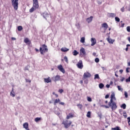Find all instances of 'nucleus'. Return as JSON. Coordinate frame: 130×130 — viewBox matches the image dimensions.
Here are the masks:
<instances>
[{
	"label": "nucleus",
	"instance_id": "obj_1",
	"mask_svg": "<svg viewBox=\"0 0 130 130\" xmlns=\"http://www.w3.org/2000/svg\"><path fill=\"white\" fill-rule=\"evenodd\" d=\"M33 1V6L29 10V13H33L34 11H36L37 9L39 8V5L38 4V0H32Z\"/></svg>",
	"mask_w": 130,
	"mask_h": 130
},
{
	"label": "nucleus",
	"instance_id": "obj_2",
	"mask_svg": "<svg viewBox=\"0 0 130 130\" xmlns=\"http://www.w3.org/2000/svg\"><path fill=\"white\" fill-rule=\"evenodd\" d=\"M91 76L92 75H91V73H89L88 72H86L84 73L82 79L83 81H84L85 84H88V80H87L88 78H91Z\"/></svg>",
	"mask_w": 130,
	"mask_h": 130
},
{
	"label": "nucleus",
	"instance_id": "obj_3",
	"mask_svg": "<svg viewBox=\"0 0 130 130\" xmlns=\"http://www.w3.org/2000/svg\"><path fill=\"white\" fill-rule=\"evenodd\" d=\"M11 3L13 7H14V10L17 11L19 6V0H11Z\"/></svg>",
	"mask_w": 130,
	"mask_h": 130
},
{
	"label": "nucleus",
	"instance_id": "obj_4",
	"mask_svg": "<svg viewBox=\"0 0 130 130\" xmlns=\"http://www.w3.org/2000/svg\"><path fill=\"white\" fill-rule=\"evenodd\" d=\"M48 51V49H47V46L45 45H43L42 47L40 48V52L41 54H43V52H47Z\"/></svg>",
	"mask_w": 130,
	"mask_h": 130
},
{
	"label": "nucleus",
	"instance_id": "obj_5",
	"mask_svg": "<svg viewBox=\"0 0 130 130\" xmlns=\"http://www.w3.org/2000/svg\"><path fill=\"white\" fill-rule=\"evenodd\" d=\"M62 124H64L66 128H69L72 124V121L66 120L62 122Z\"/></svg>",
	"mask_w": 130,
	"mask_h": 130
},
{
	"label": "nucleus",
	"instance_id": "obj_6",
	"mask_svg": "<svg viewBox=\"0 0 130 130\" xmlns=\"http://www.w3.org/2000/svg\"><path fill=\"white\" fill-rule=\"evenodd\" d=\"M77 67L78 68V69L82 70L84 67V65H83V61H82V60H79L77 64Z\"/></svg>",
	"mask_w": 130,
	"mask_h": 130
},
{
	"label": "nucleus",
	"instance_id": "obj_7",
	"mask_svg": "<svg viewBox=\"0 0 130 130\" xmlns=\"http://www.w3.org/2000/svg\"><path fill=\"white\" fill-rule=\"evenodd\" d=\"M102 28H104V33L106 32V30L108 28V24L106 22H105L102 24Z\"/></svg>",
	"mask_w": 130,
	"mask_h": 130
},
{
	"label": "nucleus",
	"instance_id": "obj_8",
	"mask_svg": "<svg viewBox=\"0 0 130 130\" xmlns=\"http://www.w3.org/2000/svg\"><path fill=\"white\" fill-rule=\"evenodd\" d=\"M57 69L59 70V71H60L63 74H64V73H66V71L63 69V67H62V65L60 64L58 66Z\"/></svg>",
	"mask_w": 130,
	"mask_h": 130
},
{
	"label": "nucleus",
	"instance_id": "obj_9",
	"mask_svg": "<svg viewBox=\"0 0 130 130\" xmlns=\"http://www.w3.org/2000/svg\"><path fill=\"white\" fill-rule=\"evenodd\" d=\"M52 79L54 82H57V81H59L60 80V76L59 75H56L52 77Z\"/></svg>",
	"mask_w": 130,
	"mask_h": 130
},
{
	"label": "nucleus",
	"instance_id": "obj_10",
	"mask_svg": "<svg viewBox=\"0 0 130 130\" xmlns=\"http://www.w3.org/2000/svg\"><path fill=\"white\" fill-rule=\"evenodd\" d=\"M108 17H109V18H114V17H116V14L109 13H108Z\"/></svg>",
	"mask_w": 130,
	"mask_h": 130
},
{
	"label": "nucleus",
	"instance_id": "obj_11",
	"mask_svg": "<svg viewBox=\"0 0 130 130\" xmlns=\"http://www.w3.org/2000/svg\"><path fill=\"white\" fill-rule=\"evenodd\" d=\"M111 109L113 110H115L116 108H117V106H116V104H115L114 102L111 104Z\"/></svg>",
	"mask_w": 130,
	"mask_h": 130
},
{
	"label": "nucleus",
	"instance_id": "obj_12",
	"mask_svg": "<svg viewBox=\"0 0 130 130\" xmlns=\"http://www.w3.org/2000/svg\"><path fill=\"white\" fill-rule=\"evenodd\" d=\"M91 46H94V45H95V44H96V43H97V42L96 41V39L91 38Z\"/></svg>",
	"mask_w": 130,
	"mask_h": 130
},
{
	"label": "nucleus",
	"instance_id": "obj_13",
	"mask_svg": "<svg viewBox=\"0 0 130 130\" xmlns=\"http://www.w3.org/2000/svg\"><path fill=\"white\" fill-rule=\"evenodd\" d=\"M44 82L45 83H51V79H50V77H48L46 78H44Z\"/></svg>",
	"mask_w": 130,
	"mask_h": 130
},
{
	"label": "nucleus",
	"instance_id": "obj_14",
	"mask_svg": "<svg viewBox=\"0 0 130 130\" xmlns=\"http://www.w3.org/2000/svg\"><path fill=\"white\" fill-rule=\"evenodd\" d=\"M80 54L82 55H85L86 54V51L84 48H81L80 49Z\"/></svg>",
	"mask_w": 130,
	"mask_h": 130
},
{
	"label": "nucleus",
	"instance_id": "obj_15",
	"mask_svg": "<svg viewBox=\"0 0 130 130\" xmlns=\"http://www.w3.org/2000/svg\"><path fill=\"white\" fill-rule=\"evenodd\" d=\"M107 40L108 42H109V43H110V44H113V43L114 42V40L111 39L109 38H108L107 39Z\"/></svg>",
	"mask_w": 130,
	"mask_h": 130
},
{
	"label": "nucleus",
	"instance_id": "obj_16",
	"mask_svg": "<svg viewBox=\"0 0 130 130\" xmlns=\"http://www.w3.org/2000/svg\"><path fill=\"white\" fill-rule=\"evenodd\" d=\"M23 125L24 128H25L26 130H29V127H28V126H29V124H28V123L27 122L24 123Z\"/></svg>",
	"mask_w": 130,
	"mask_h": 130
},
{
	"label": "nucleus",
	"instance_id": "obj_17",
	"mask_svg": "<svg viewBox=\"0 0 130 130\" xmlns=\"http://www.w3.org/2000/svg\"><path fill=\"white\" fill-rule=\"evenodd\" d=\"M93 20V16H90V17L86 19L87 23H91Z\"/></svg>",
	"mask_w": 130,
	"mask_h": 130
},
{
	"label": "nucleus",
	"instance_id": "obj_18",
	"mask_svg": "<svg viewBox=\"0 0 130 130\" xmlns=\"http://www.w3.org/2000/svg\"><path fill=\"white\" fill-rule=\"evenodd\" d=\"M49 14L46 13H45L43 14V16L44 17V18L45 19H46V20H47V18H48V17H49Z\"/></svg>",
	"mask_w": 130,
	"mask_h": 130
},
{
	"label": "nucleus",
	"instance_id": "obj_19",
	"mask_svg": "<svg viewBox=\"0 0 130 130\" xmlns=\"http://www.w3.org/2000/svg\"><path fill=\"white\" fill-rule=\"evenodd\" d=\"M61 50L63 52H67V51H69V50H70V49L64 47V48H61Z\"/></svg>",
	"mask_w": 130,
	"mask_h": 130
},
{
	"label": "nucleus",
	"instance_id": "obj_20",
	"mask_svg": "<svg viewBox=\"0 0 130 130\" xmlns=\"http://www.w3.org/2000/svg\"><path fill=\"white\" fill-rule=\"evenodd\" d=\"M74 117V115H73L72 113H70L69 115L67 116V119H70V118H72Z\"/></svg>",
	"mask_w": 130,
	"mask_h": 130
},
{
	"label": "nucleus",
	"instance_id": "obj_21",
	"mask_svg": "<svg viewBox=\"0 0 130 130\" xmlns=\"http://www.w3.org/2000/svg\"><path fill=\"white\" fill-rule=\"evenodd\" d=\"M10 96H12V97H15V92H14V88H12V91L10 92Z\"/></svg>",
	"mask_w": 130,
	"mask_h": 130
},
{
	"label": "nucleus",
	"instance_id": "obj_22",
	"mask_svg": "<svg viewBox=\"0 0 130 130\" xmlns=\"http://www.w3.org/2000/svg\"><path fill=\"white\" fill-rule=\"evenodd\" d=\"M111 99H114V100H116V99L115 98V93H114V92L112 93L111 95Z\"/></svg>",
	"mask_w": 130,
	"mask_h": 130
},
{
	"label": "nucleus",
	"instance_id": "obj_23",
	"mask_svg": "<svg viewBox=\"0 0 130 130\" xmlns=\"http://www.w3.org/2000/svg\"><path fill=\"white\" fill-rule=\"evenodd\" d=\"M60 102V100L59 99H56L54 102V105H56V104L59 103Z\"/></svg>",
	"mask_w": 130,
	"mask_h": 130
},
{
	"label": "nucleus",
	"instance_id": "obj_24",
	"mask_svg": "<svg viewBox=\"0 0 130 130\" xmlns=\"http://www.w3.org/2000/svg\"><path fill=\"white\" fill-rule=\"evenodd\" d=\"M73 55L76 56V55H78L79 54V52H78L77 50H75L73 52Z\"/></svg>",
	"mask_w": 130,
	"mask_h": 130
},
{
	"label": "nucleus",
	"instance_id": "obj_25",
	"mask_svg": "<svg viewBox=\"0 0 130 130\" xmlns=\"http://www.w3.org/2000/svg\"><path fill=\"white\" fill-rule=\"evenodd\" d=\"M113 100H114V99H111L110 102L108 103L109 106H111V104L113 103Z\"/></svg>",
	"mask_w": 130,
	"mask_h": 130
},
{
	"label": "nucleus",
	"instance_id": "obj_26",
	"mask_svg": "<svg viewBox=\"0 0 130 130\" xmlns=\"http://www.w3.org/2000/svg\"><path fill=\"white\" fill-rule=\"evenodd\" d=\"M99 87L100 89H103V88H104V84H103V83H100L99 85Z\"/></svg>",
	"mask_w": 130,
	"mask_h": 130
},
{
	"label": "nucleus",
	"instance_id": "obj_27",
	"mask_svg": "<svg viewBox=\"0 0 130 130\" xmlns=\"http://www.w3.org/2000/svg\"><path fill=\"white\" fill-rule=\"evenodd\" d=\"M86 116L87 117H88V118H90L91 117V112L90 111H88L86 114Z\"/></svg>",
	"mask_w": 130,
	"mask_h": 130
},
{
	"label": "nucleus",
	"instance_id": "obj_28",
	"mask_svg": "<svg viewBox=\"0 0 130 130\" xmlns=\"http://www.w3.org/2000/svg\"><path fill=\"white\" fill-rule=\"evenodd\" d=\"M77 107L79 109H80V110H82V108H83V105L82 104H78Z\"/></svg>",
	"mask_w": 130,
	"mask_h": 130
},
{
	"label": "nucleus",
	"instance_id": "obj_29",
	"mask_svg": "<svg viewBox=\"0 0 130 130\" xmlns=\"http://www.w3.org/2000/svg\"><path fill=\"white\" fill-rule=\"evenodd\" d=\"M80 42H81V43H85V37H82L81 38Z\"/></svg>",
	"mask_w": 130,
	"mask_h": 130
},
{
	"label": "nucleus",
	"instance_id": "obj_30",
	"mask_svg": "<svg viewBox=\"0 0 130 130\" xmlns=\"http://www.w3.org/2000/svg\"><path fill=\"white\" fill-rule=\"evenodd\" d=\"M121 108H123V109H125L126 108V105L125 104H123L121 106Z\"/></svg>",
	"mask_w": 130,
	"mask_h": 130
},
{
	"label": "nucleus",
	"instance_id": "obj_31",
	"mask_svg": "<svg viewBox=\"0 0 130 130\" xmlns=\"http://www.w3.org/2000/svg\"><path fill=\"white\" fill-rule=\"evenodd\" d=\"M117 88H118V90L119 91H121V92H122V91H123V89H122V88H121V87H120V86L118 85Z\"/></svg>",
	"mask_w": 130,
	"mask_h": 130
},
{
	"label": "nucleus",
	"instance_id": "obj_32",
	"mask_svg": "<svg viewBox=\"0 0 130 130\" xmlns=\"http://www.w3.org/2000/svg\"><path fill=\"white\" fill-rule=\"evenodd\" d=\"M96 79H100V77H99V74H95L94 75V80H96Z\"/></svg>",
	"mask_w": 130,
	"mask_h": 130
},
{
	"label": "nucleus",
	"instance_id": "obj_33",
	"mask_svg": "<svg viewBox=\"0 0 130 130\" xmlns=\"http://www.w3.org/2000/svg\"><path fill=\"white\" fill-rule=\"evenodd\" d=\"M39 120H41V118L37 117L35 119V121H36V122H38Z\"/></svg>",
	"mask_w": 130,
	"mask_h": 130
},
{
	"label": "nucleus",
	"instance_id": "obj_34",
	"mask_svg": "<svg viewBox=\"0 0 130 130\" xmlns=\"http://www.w3.org/2000/svg\"><path fill=\"white\" fill-rule=\"evenodd\" d=\"M64 60H65L66 62H67V63H69V59H68V57H67V56H65L64 57Z\"/></svg>",
	"mask_w": 130,
	"mask_h": 130
},
{
	"label": "nucleus",
	"instance_id": "obj_35",
	"mask_svg": "<svg viewBox=\"0 0 130 130\" xmlns=\"http://www.w3.org/2000/svg\"><path fill=\"white\" fill-rule=\"evenodd\" d=\"M98 115L100 117V119L102 118V113L101 112H98Z\"/></svg>",
	"mask_w": 130,
	"mask_h": 130
},
{
	"label": "nucleus",
	"instance_id": "obj_36",
	"mask_svg": "<svg viewBox=\"0 0 130 130\" xmlns=\"http://www.w3.org/2000/svg\"><path fill=\"white\" fill-rule=\"evenodd\" d=\"M17 29L18 31H22V30H23V27L22 26H19Z\"/></svg>",
	"mask_w": 130,
	"mask_h": 130
},
{
	"label": "nucleus",
	"instance_id": "obj_37",
	"mask_svg": "<svg viewBox=\"0 0 130 130\" xmlns=\"http://www.w3.org/2000/svg\"><path fill=\"white\" fill-rule=\"evenodd\" d=\"M112 130H120V127L119 126H116V127L112 128Z\"/></svg>",
	"mask_w": 130,
	"mask_h": 130
},
{
	"label": "nucleus",
	"instance_id": "obj_38",
	"mask_svg": "<svg viewBox=\"0 0 130 130\" xmlns=\"http://www.w3.org/2000/svg\"><path fill=\"white\" fill-rule=\"evenodd\" d=\"M123 115L124 118H126L127 117V115H126V112L124 111Z\"/></svg>",
	"mask_w": 130,
	"mask_h": 130
},
{
	"label": "nucleus",
	"instance_id": "obj_39",
	"mask_svg": "<svg viewBox=\"0 0 130 130\" xmlns=\"http://www.w3.org/2000/svg\"><path fill=\"white\" fill-rule=\"evenodd\" d=\"M115 21H116V22H120V19H119V18H118V17H116L115 18Z\"/></svg>",
	"mask_w": 130,
	"mask_h": 130
},
{
	"label": "nucleus",
	"instance_id": "obj_40",
	"mask_svg": "<svg viewBox=\"0 0 130 130\" xmlns=\"http://www.w3.org/2000/svg\"><path fill=\"white\" fill-rule=\"evenodd\" d=\"M24 42H25V43H28V42H29V39L28 38H25L24 40Z\"/></svg>",
	"mask_w": 130,
	"mask_h": 130
},
{
	"label": "nucleus",
	"instance_id": "obj_41",
	"mask_svg": "<svg viewBox=\"0 0 130 130\" xmlns=\"http://www.w3.org/2000/svg\"><path fill=\"white\" fill-rule=\"evenodd\" d=\"M87 101L89 102H92V99L89 96L87 97Z\"/></svg>",
	"mask_w": 130,
	"mask_h": 130
},
{
	"label": "nucleus",
	"instance_id": "obj_42",
	"mask_svg": "<svg viewBox=\"0 0 130 130\" xmlns=\"http://www.w3.org/2000/svg\"><path fill=\"white\" fill-rule=\"evenodd\" d=\"M124 95L125 98H127V97H128V95L127 94V92L126 91H124Z\"/></svg>",
	"mask_w": 130,
	"mask_h": 130
},
{
	"label": "nucleus",
	"instance_id": "obj_43",
	"mask_svg": "<svg viewBox=\"0 0 130 130\" xmlns=\"http://www.w3.org/2000/svg\"><path fill=\"white\" fill-rule=\"evenodd\" d=\"M101 107H105V108H109V106L106 105H101Z\"/></svg>",
	"mask_w": 130,
	"mask_h": 130
},
{
	"label": "nucleus",
	"instance_id": "obj_44",
	"mask_svg": "<svg viewBox=\"0 0 130 130\" xmlns=\"http://www.w3.org/2000/svg\"><path fill=\"white\" fill-rule=\"evenodd\" d=\"M126 30L127 31V32H130V26L126 27Z\"/></svg>",
	"mask_w": 130,
	"mask_h": 130
},
{
	"label": "nucleus",
	"instance_id": "obj_45",
	"mask_svg": "<svg viewBox=\"0 0 130 130\" xmlns=\"http://www.w3.org/2000/svg\"><path fill=\"white\" fill-rule=\"evenodd\" d=\"M128 82H130V76L126 79V82L128 83Z\"/></svg>",
	"mask_w": 130,
	"mask_h": 130
},
{
	"label": "nucleus",
	"instance_id": "obj_46",
	"mask_svg": "<svg viewBox=\"0 0 130 130\" xmlns=\"http://www.w3.org/2000/svg\"><path fill=\"white\" fill-rule=\"evenodd\" d=\"M120 11H121L122 13H123V12H124V7H123L122 8H121Z\"/></svg>",
	"mask_w": 130,
	"mask_h": 130
},
{
	"label": "nucleus",
	"instance_id": "obj_47",
	"mask_svg": "<svg viewBox=\"0 0 130 130\" xmlns=\"http://www.w3.org/2000/svg\"><path fill=\"white\" fill-rule=\"evenodd\" d=\"M76 26H77V28H80V23H76Z\"/></svg>",
	"mask_w": 130,
	"mask_h": 130
},
{
	"label": "nucleus",
	"instance_id": "obj_48",
	"mask_svg": "<svg viewBox=\"0 0 130 130\" xmlns=\"http://www.w3.org/2000/svg\"><path fill=\"white\" fill-rule=\"evenodd\" d=\"M94 61L95 62H98L99 61V59L98 58H96L95 59H94Z\"/></svg>",
	"mask_w": 130,
	"mask_h": 130
},
{
	"label": "nucleus",
	"instance_id": "obj_49",
	"mask_svg": "<svg viewBox=\"0 0 130 130\" xmlns=\"http://www.w3.org/2000/svg\"><path fill=\"white\" fill-rule=\"evenodd\" d=\"M129 70H130V68H127L126 69V73H129V71H128Z\"/></svg>",
	"mask_w": 130,
	"mask_h": 130
},
{
	"label": "nucleus",
	"instance_id": "obj_50",
	"mask_svg": "<svg viewBox=\"0 0 130 130\" xmlns=\"http://www.w3.org/2000/svg\"><path fill=\"white\" fill-rule=\"evenodd\" d=\"M59 92L61 94L63 92V90L62 89H59Z\"/></svg>",
	"mask_w": 130,
	"mask_h": 130
},
{
	"label": "nucleus",
	"instance_id": "obj_51",
	"mask_svg": "<svg viewBox=\"0 0 130 130\" xmlns=\"http://www.w3.org/2000/svg\"><path fill=\"white\" fill-rule=\"evenodd\" d=\"M98 4L99 5H102V2H101V1H98Z\"/></svg>",
	"mask_w": 130,
	"mask_h": 130
},
{
	"label": "nucleus",
	"instance_id": "obj_52",
	"mask_svg": "<svg viewBox=\"0 0 130 130\" xmlns=\"http://www.w3.org/2000/svg\"><path fill=\"white\" fill-rule=\"evenodd\" d=\"M59 104H60L61 105H64V103L60 102L59 103Z\"/></svg>",
	"mask_w": 130,
	"mask_h": 130
},
{
	"label": "nucleus",
	"instance_id": "obj_53",
	"mask_svg": "<svg viewBox=\"0 0 130 130\" xmlns=\"http://www.w3.org/2000/svg\"><path fill=\"white\" fill-rule=\"evenodd\" d=\"M127 119L128 120V123L130 122V117H127Z\"/></svg>",
	"mask_w": 130,
	"mask_h": 130
},
{
	"label": "nucleus",
	"instance_id": "obj_54",
	"mask_svg": "<svg viewBox=\"0 0 130 130\" xmlns=\"http://www.w3.org/2000/svg\"><path fill=\"white\" fill-rule=\"evenodd\" d=\"M26 82H28V83H31V80H29V79H26Z\"/></svg>",
	"mask_w": 130,
	"mask_h": 130
},
{
	"label": "nucleus",
	"instance_id": "obj_55",
	"mask_svg": "<svg viewBox=\"0 0 130 130\" xmlns=\"http://www.w3.org/2000/svg\"><path fill=\"white\" fill-rule=\"evenodd\" d=\"M105 98H106V99H107V98H109V95H108V94L106 95Z\"/></svg>",
	"mask_w": 130,
	"mask_h": 130
},
{
	"label": "nucleus",
	"instance_id": "obj_56",
	"mask_svg": "<svg viewBox=\"0 0 130 130\" xmlns=\"http://www.w3.org/2000/svg\"><path fill=\"white\" fill-rule=\"evenodd\" d=\"M106 88H109V87H110V85H109V84H107V85H106Z\"/></svg>",
	"mask_w": 130,
	"mask_h": 130
},
{
	"label": "nucleus",
	"instance_id": "obj_57",
	"mask_svg": "<svg viewBox=\"0 0 130 130\" xmlns=\"http://www.w3.org/2000/svg\"><path fill=\"white\" fill-rule=\"evenodd\" d=\"M124 79H125L124 77H122V79H121V81L123 82V81H124Z\"/></svg>",
	"mask_w": 130,
	"mask_h": 130
},
{
	"label": "nucleus",
	"instance_id": "obj_58",
	"mask_svg": "<svg viewBox=\"0 0 130 130\" xmlns=\"http://www.w3.org/2000/svg\"><path fill=\"white\" fill-rule=\"evenodd\" d=\"M119 72L120 73V74H122V73L123 72V70H119Z\"/></svg>",
	"mask_w": 130,
	"mask_h": 130
},
{
	"label": "nucleus",
	"instance_id": "obj_59",
	"mask_svg": "<svg viewBox=\"0 0 130 130\" xmlns=\"http://www.w3.org/2000/svg\"><path fill=\"white\" fill-rule=\"evenodd\" d=\"M92 55H93V56H96V53L93 52V53H92Z\"/></svg>",
	"mask_w": 130,
	"mask_h": 130
},
{
	"label": "nucleus",
	"instance_id": "obj_60",
	"mask_svg": "<svg viewBox=\"0 0 130 130\" xmlns=\"http://www.w3.org/2000/svg\"><path fill=\"white\" fill-rule=\"evenodd\" d=\"M126 51H127L128 50V47L126 46V48H125Z\"/></svg>",
	"mask_w": 130,
	"mask_h": 130
},
{
	"label": "nucleus",
	"instance_id": "obj_61",
	"mask_svg": "<svg viewBox=\"0 0 130 130\" xmlns=\"http://www.w3.org/2000/svg\"><path fill=\"white\" fill-rule=\"evenodd\" d=\"M110 85H113V82L110 81Z\"/></svg>",
	"mask_w": 130,
	"mask_h": 130
},
{
	"label": "nucleus",
	"instance_id": "obj_62",
	"mask_svg": "<svg viewBox=\"0 0 130 130\" xmlns=\"http://www.w3.org/2000/svg\"><path fill=\"white\" fill-rule=\"evenodd\" d=\"M12 40H16V38H12Z\"/></svg>",
	"mask_w": 130,
	"mask_h": 130
},
{
	"label": "nucleus",
	"instance_id": "obj_63",
	"mask_svg": "<svg viewBox=\"0 0 130 130\" xmlns=\"http://www.w3.org/2000/svg\"><path fill=\"white\" fill-rule=\"evenodd\" d=\"M127 64H128V67H130V62H128Z\"/></svg>",
	"mask_w": 130,
	"mask_h": 130
},
{
	"label": "nucleus",
	"instance_id": "obj_64",
	"mask_svg": "<svg viewBox=\"0 0 130 130\" xmlns=\"http://www.w3.org/2000/svg\"><path fill=\"white\" fill-rule=\"evenodd\" d=\"M128 40L129 42H130V37L128 38Z\"/></svg>",
	"mask_w": 130,
	"mask_h": 130
}]
</instances>
